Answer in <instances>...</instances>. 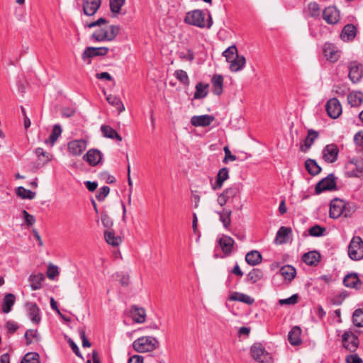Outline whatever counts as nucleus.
Returning <instances> with one entry per match:
<instances>
[{
    "label": "nucleus",
    "instance_id": "36",
    "mask_svg": "<svg viewBox=\"0 0 363 363\" xmlns=\"http://www.w3.org/2000/svg\"><path fill=\"white\" fill-rule=\"evenodd\" d=\"M245 261L251 266H255L259 264L262 261V255L257 250H252L247 253L245 256Z\"/></svg>",
    "mask_w": 363,
    "mask_h": 363
},
{
    "label": "nucleus",
    "instance_id": "41",
    "mask_svg": "<svg viewBox=\"0 0 363 363\" xmlns=\"http://www.w3.org/2000/svg\"><path fill=\"white\" fill-rule=\"evenodd\" d=\"M208 84L199 82L196 85V91L194 95L195 99H200L206 97L208 94Z\"/></svg>",
    "mask_w": 363,
    "mask_h": 363
},
{
    "label": "nucleus",
    "instance_id": "54",
    "mask_svg": "<svg viewBox=\"0 0 363 363\" xmlns=\"http://www.w3.org/2000/svg\"><path fill=\"white\" fill-rule=\"evenodd\" d=\"M125 0H110V9L112 13H118L121 7L125 4Z\"/></svg>",
    "mask_w": 363,
    "mask_h": 363
},
{
    "label": "nucleus",
    "instance_id": "17",
    "mask_svg": "<svg viewBox=\"0 0 363 363\" xmlns=\"http://www.w3.org/2000/svg\"><path fill=\"white\" fill-rule=\"evenodd\" d=\"M108 52V48L106 47H100V48H94V47H88L85 49L84 52L82 53V59L86 61V60H89L94 57L97 56H104Z\"/></svg>",
    "mask_w": 363,
    "mask_h": 363
},
{
    "label": "nucleus",
    "instance_id": "49",
    "mask_svg": "<svg viewBox=\"0 0 363 363\" xmlns=\"http://www.w3.org/2000/svg\"><path fill=\"white\" fill-rule=\"evenodd\" d=\"M21 363H40L39 354L34 352H28L24 355Z\"/></svg>",
    "mask_w": 363,
    "mask_h": 363
},
{
    "label": "nucleus",
    "instance_id": "24",
    "mask_svg": "<svg viewBox=\"0 0 363 363\" xmlns=\"http://www.w3.org/2000/svg\"><path fill=\"white\" fill-rule=\"evenodd\" d=\"M320 253L316 251H311L303 255L302 260L308 265L317 266L320 261Z\"/></svg>",
    "mask_w": 363,
    "mask_h": 363
},
{
    "label": "nucleus",
    "instance_id": "62",
    "mask_svg": "<svg viewBox=\"0 0 363 363\" xmlns=\"http://www.w3.org/2000/svg\"><path fill=\"white\" fill-rule=\"evenodd\" d=\"M354 142L357 146L363 150V130H360L354 135Z\"/></svg>",
    "mask_w": 363,
    "mask_h": 363
},
{
    "label": "nucleus",
    "instance_id": "23",
    "mask_svg": "<svg viewBox=\"0 0 363 363\" xmlns=\"http://www.w3.org/2000/svg\"><path fill=\"white\" fill-rule=\"evenodd\" d=\"M349 78L353 83L359 82L362 77V69L359 65L352 62L349 66Z\"/></svg>",
    "mask_w": 363,
    "mask_h": 363
},
{
    "label": "nucleus",
    "instance_id": "60",
    "mask_svg": "<svg viewBox=\"0 0 363 363\" xmlns=\"http://www.w3.org/2000/svg\"><path fill=\"white\" fill-rule=\"evenodd\" d=\"M78 331H79V337H80V338L82 340V347H91V344L88 340V339L86 338L84 329L80 328L78 329Z\"/></svg>",
    "mask_w": 363,
    "mask_h": 363
},
{
    "label": "nucleus",
    "instance_id": "35",
    "mask_svg": "<svg viewBox=\"0 0 363 363\" xmlns=\"http://www.w3.org/2000/svg\"><path fill=\"white\" fill-rule=\"evenodd\" d=\"M219 215V220L223 223L225 228H228L231 224V214L230 209L223 208L222 211L216 212Z\"/></svg>",
    "mask_w": 363,
    "mask_h": 363
},
{
    "label": "nucleus",
    "instance_id": "43",
    "mask_svg": "<svg viewBox=\"0 0 363 363\" xmlns=\"http://www.w3.org/2000/svg\"><path fill=\"white\" fill-rule=\"evenodd\" d=\"M264 277L263 272L257 268L253 269L247 274V281L251 284H255L260 281Z\"/></svg>",
    "mask_w": 363,
    "mask_h": 363
},
{
    "label": "nucleus",
    "instance_id": "25",
    "mask_svg": "<svg viewBox=\"0 0 363 363\" xmlns=\"http://www.w3.org/2000/svg\"><path fill=\"white\" fill-rule=\"evenodd\" d=\"M130 313L134 322L143 323L145 321L146 314L144 308L133 305L131 306Z\"/></svg>",
    "mask_w": 363,
    "mask_h": 363
},
{
    "label": "nucleus",
    "instance_id": "1",
    "mask_svg": "<svg viewBox=\"0 0 363 363\" xmlns=\"http://www.w3.org/2000/svg\"><path fill=\"white\" fill-rule=\"evenodd\" d=\"M159 346L158 340L152 336L140 337L133 342V349L140 353L153 351Z\"/></svg>",
    "mask_w": 363,
    "mask_h": 363
},
{
    "label": "nucleus",
    "instance_id": "42",
    "mask_svg": "<svg viewBox=\"0 0 363 363\" xmlns=\"http://www.w3.org/2000/svg\"><path fill=\"white\" fill-rule=\"evenodd\" d=\"M347 101L352 106H359L362 102V94L359 91L350 93L347 96Z\"/></svg>",
    "mask_w": 363,
    "mask_h": 363
},
{
    "label": "nucleus",
    "instance_id": "19",
    "mask_svg": "<svg viewBox=\"0 0 363 363\" xmlns=\"http://www.w3.org/2000/svg\"><path fill=\"white\" fill-rule=\"evenodd\" d=\"M101 0H83V11L86 16L94 15L99 9Z\"/></svg>",
    "mask_w": 363,
    "mask_h": 363
},
{
    "label": "nucleus",
    "instance_id": "63",
    "mask_svg": "<svg viewBox=\"0 0 363 363\" xmlns=\"http://www.w3.org/2000/svg\"><path fill=\"white\" fill-rule=\"evenodd\" d=\"M6 328L10 334L14 333L18 329V325L12 320H8L6 323Z\"/></svg>",
    "mask_w": 363,
    "mask_h": 363
},
{
    "label": "nucleus",
    "instance_id": "18",
    "mask_svg": "<svg viewBox=\"0 0 363 363\" xmlns=\"http://www.w3.org/2000/svg\"><path fill=\"white\" fill-rule=\"evenodd\" d=\"M214 120L215 117L211 115L194 116L191 118V123L195 127H206Z\"/></svg>",
    "mask_w": 363,
    "mask_h": 363
},
{
    "label": "nucleus",
    "instance_id": "22",
    "mask_svg": "<svg viewBox=\"0 0 363 363\" xmlns=\"http://www.w3.org/2000/svg\"><path fill=\"white\" fill-rule=\"evenodd\" d=\"M357 35V28L353 24L345 25L340 33V38L345 42L352 41Z\"/></svg>",
    "mask_w": 363,
    "mask_h": 363
},
{
    "label": "nucleus",
    "instance_id": "56",
    "mask_svg": "<svg viewBox=\"0 0 363 363\" xmlns=\"http://www.w3.org/2000/svg\"><path fill=\"white\" fill-rule=\"evenodd\" d=\"M308 11L311 17L315 18L320 16V8L316 2H311L308 4Z\"/></svg>",
    "mask_w": 363,
    "mask_h": 363
},
{
    "label": "nucleus",
    "instance_id": "5",
    "mask_svg": "<svg viewBox=\"0 0 363 363\" xmlns=\"http://www.w3.org/2000/svg\"><path fill=\"white\" fill-rule=\"evenodd\" d=\"M250 353L255 360L260 363H271L272 357L261 343H255L250 348Z\"/></svg>",
    "mask_w": 363,
    "mask_h": 363
},
{
    "label": "nucleus",
    "instance_id": "40",
    "mask_svg": "<svg viewBox=\"0 0 363 363\" xmlns=\"http://www.w3.org/2000/svg\"><path fill=\"white\" fill-rule=\"evenodd\" d=\"M305 167L308 172L311 175H317L321 171V167L318 164L315 160L308 159L305 162Z\"/></svg>",
    "mask_w": 363,
    "mask_h": 363
},
{
    "label": "nucleus",
    "instance_id": "50",
    "mask_svg": "<svg viewBox=\"0 0 363 363\" xmlns=\"http://www.w3.org/2000/svg\"><path fill=\"white\" fill-rule=\"evenodd\" d=\"M291 233V228L289 227L281 226L277 233L276 239L279 240V243H284L286 238Z\"/></svg>",
    "mask_w": 363,
    "mask_h": 363
},
{
    "label": "nucleus",
    "instance_id": "20",
    "mask_svg": "<svg viewBox=\"0 0 363 363\" xmlns=\"http://www.w3.org/2000/svg\"><path fill=\"white\" fill-rule=\"evenodd\" d=\"M343 284L346 287L359 289L362 286V281L357 273H350L347 274L344 279Z\"/></svg>",
    "mask_w": 363,
    "mask_h": 363
},
{
    "label": "nucleus",
    "instance_id": "27",
    "mask_svg": "<svg viewBox=\"0 0 363 363\" xmlns=\"http://www.w3.org/2000/svg\"><path fill=\"white\" fill-rule=\"evenodd\" d=\"M318 137V133L314 130H308V135L304 140L303 145H301L300 150L302 152H306L313 144L315 139Z\"/></svg>",
    "mask_w": 363,
    "mask_h": 363
},
{
    "label": "nucleus",
    "instance_id": "30",
    "mask_svg": "<svg viewBox=\"0 0 363 363\" xmlns=\"http://www.w3.org/2000/svg\"><path fill=\"white\" fill-rule=\"evenodd\" d=\"M16 302V296L13 294H6L2 302V312L9 313L11 311L12 307Z\"/></svg>",
    "mask_w": 363,
    "mask_h": 363
},
{
    "label": "nucleus",
    "instance_id": "61",
    "mask_svg": "<svg viewBox=\"0 0 363 363\" xmlns=\"http://www.w3.org/2000/svg\"><path fill=\"white\" fill-rule=\"evenodd\" d=\"M103 225L106 228H110L113 225V220L106 213H102L101 216Z\"/></svg>",
    "mask_w": 363,
    "mask_h": 363
},
{
    "label": "nucleus",
    "instance_id": "64",
    "mask_svg": "<svg viewBox=\"0 0 363 363\" xmlns=\"http://www.w3.org/2000/svg\"><path fill=\"white\" fill-rule=\"evenodd\" d=\"M347 363H362V359L357 354H350L346 357Z\"/></svg>",
    "mask_w": 363,
    "mask_h": 363
},
{
    "label": "nucleus",
    "instance_id": "26",
    "mask_svg": "<svg viewBox=\"0 0 363 363\" xmlns=\"http://www.w3.org/2000/svg\"><path fill=\"white\" fill-rule=\"evenodd\" d=\"M218 242L224 254L228 255L232 252L234 240L231 237L223 235Z\"/></svg>",
    "mask_w": 363,
    "mask_h": 363
},
{
    "label": "nucleus",
    "instance_id": "34",
    "mask_svg": "<svg viewBox=\"0 0 363 363\" xmlns=\"http://www.w3.org/2000/svg\"><path fill=\"white\" fill-rule=\"evenodd\" d=\"M230 71L237 72L244 67L246 63V59L244 56L238 55L232 61H230Z\"/></svg>",
    "mask_w": 363,
    "mask_h": 363
},
{
    "label": "nucleus",
    "instance_id": "39",
    "mask_svg": "<svg viewBox=\"0 0 363 363\" xmlns=\"http://www.w3.org/2000/svg\"><path fill=\"white\" fill-rule=\"evenodd\" d=\"M44 275L41 273L38 274L30 275L29 277V282L30 288L33 290H38L41 288L42 282L44 281Z\"/></svg>",
    "mask_w": 363,
    "mask_h": 363
},
{
    "label": "nucleus",
    "instance_id": "28",
    "mask_svg": "<svg viewBox=\"0 0 363 363\" xmlns=\"http://www.w3.org/2000/svg\"><path fill=\"white\" fill-rule=\"evenodd\" d=\"M301 329L298 326H294L289 331L288 340L292 345H299L301 343Z\"/></svg>",
    "mask_w": 363,
    "mask_h": 363
},
{
    "label": "nucleus",
    "instance_id": "59",
    "mask_svg": "<svg viewBox=\"0 0 363 363\" xmlns=\"http://www.w3.org/2000/svg\"><path fill=\"white\" fill-rule=\"evenodd\" d=\"M298 296L297 294H293L289 298H284V299H280L279 302L281 305H285V304L294 305L298 302Z\"/></svg>",
    "mask_w": 363,
    "mask_h": 363
},
{
    "label": "nucleus",
    "instance_id": "14",
    "mask_svg": "<svg viewBox=\"0 0 363 363\" xmlns=\"http://www.w3.org/2000/svg\"><path fill=\"white\" fill-rule=\"evenodd\" d=\"M102 158V152L95 148L90 149L83 156V160L92 167H95L100 164L101 162Z\"/></svg>",
    "mask_w": 363,
    "mask_h": 363
},
{
    "label": "nucleus",
    "instance_id": "12",
    "mask_svg": "<svg viewBox=\"0 0 363 363\" xmlns=\"http://www.w3.org/2000/svg\"><path fill=\"white\" fill-rule=\"evenodd\" d=\"M325 110L328 115L334 119L337 118L342 111V106L336 98H332L327 101Z\"/></svg>",
    "mask_w": 363,
    "mask_h": 363
},
{
    "label": "nucleus",
    "instance_id": "58",
    "mask_svg": "<svg viewBox=\"0 0 363 363\" xmlns=\"http://www.w3.org/2000/svg\"><path fill=\"white\" fill-rule=\"evenodd\" d=\"M59 274L58 268L57 266L50 264L47 270V277L53 280Z\"/></svg>",
    "mask_w": 363,
    "mask_h": 363
},
{
    "label": "nucleus",
    "instance_id": "11",
    "mask_svg": "<svg viewBox=\"0 0 363 363\" xmlns=\"http://www.w3.org/2000/svg\"><path fill=\"white\" fill-rule=\"evenodd\" d=\"M346 174L350 177H359L363 172V162L358 159H352L345 164Z\"/></svg>",
    "mask_w": 363,
    "mask_h": 363
},
{
    "label": "nucleus",
    "instance_id": "21",
    "mask_svg": "<svg viewBox=\"0 0 363 363\" xmlns=\"http://www.w3.org/2000/svg\"><path fill=\"white\" fill-rule=\"evenodd\" d=\"M26 308L28 312V315L30 320L38 324L40 322L41 318L40 315V308L35 303L28 302L26 303Z\"/></svg>",
    "mask_w": 363,
    "mask_h": 363
},
{
    "label": "nucleus",
    "instance_id": "8",
    "mask_svg": "<svg viewBox=\"0 0 363 363\" xmlns=\"http://www.w3.org/2000/svg\"><path fill=\"white\" fill-rule=\"evenodd\" d=\"M342 346L347 350L354 352L358 348L359 340L352 332L345 331L342 335Z\"/></svg>",
    "mask_w": 363,
    "mask_h": 363
},
{
    "label": "nucleus",
    "instance_id": "6",
    "mask_svg": "<svg viewBox=\"0 0 363 363\" xmlns=\"http://www.w3.org/2000/svg\"><path fill=\"white\" fill-rule=\"evenodd\" d=\"M322 51L325 59L331 63L337 62L342 54L337 46L331 43H325L323 45Z\"/></svg>",
    "mask_w": 363,
    "mask_h": 363
},
{
    "label": "nucleus",
    "instance_id": "45",
    "mask_svg": "<svg viewBox=\"0 0 363 363\" xmlns=\"http://www.w3.org/2000/svg\"><path fill=\"white\" fill-rule=\"evenodd\" d=\"M106 100L111 105L116 108L118 113H121L125 110L124 105L118 97L110 94L106 96Z\"/></svg>",
    "mask_w": 363,
    "mask_h": 363
},
{
    "label": "nucleus",
    "instance_id": "33",
    "mask_svg": "<svg viewBox=\"0 0 363 363\" xmlns=\"http://www.w3.org/2000/svg\"><path fill=\"white\" fill-rule=\"evenodd\" d=\"M228 298L230 301H240L248 305H252L255 302L253 298L240 292H233L230 294Z\"/></svg>",
    "mask_w": 363,
    "mask_h": 363
},
{
    "label": "nucleus",
    "instance_id": "2",
    "mask_svg": "<svg viewBox=\"0 0 363 363\" xmlns=\"http://www.w3.org/2000/svg\"><path fill=\"white\" fill-rule=\"evenodd\" d=\"M120 28L118 26L111 25L108 26V29L101 28L96 30L91 35V38L96 41H111L116 38L119 33Z\"/></svg>",
    "mask_w": 363,
    "mask_h": 363
},
{
    "label": "nucleus",
    "instance_id": "52",
    "mask_svg": "<svg viewBox=\"0 0 363 363\" xmlns=\"http://www.w3.org/2000/svg\"><path fill=\"white\" fill-rule=\"evenodd\" d=\"M223 55L225 57L228 62L232 61L238 55V50L235 45L228 47L223 52Z\"/></svg>",
    "mask_w": 363,
    "mask_h": 363
},
{
    "label": "nucleus",
    "instance_id": "31",
    "mask_svg": "<svg viewBox=\"0 0 363 363\" xmlns=\"http://www.w3.org/2000/svg\"><path fill=\"white\" fill-rule=\"evenodd\" d=\"M228 172V169L226 167H223L219 170L217 174L216 182L212 186L213 189L216 190L221 189L223 182L227 180L229 177Z\"/></svg>",
    "mask_w": 363,
    "mask_h": 363
},
{
    "label": "nucleus",
    "instance_id": "38",
    "mask_svg": "<svg viewBox=\"0 0 363 363\" xmlns=\"http://www.w3.org/2000/svg\"><path fill=\"white\" fill-rule=\"evenodd\" d=\"M280 274L285 280L291 281L296 276V269L291 265H285L281 267L279 270Z\"/></svg>",
    "mask_w": 363,
    "mask_h": 363
},
{
    "label": "nucleus",
    "instance_id": "32",
    "mask_svg": "<svg viewBox=\"0 0 363 363\" xmlns=\"http://www.w3.org/2000/svg\"><path fill=\"white\" fill-rule=\"evenodd\" d=\"M101 130L104 137L115 139L118 142L122 141V137L110 125H102L101 126Z\"/></svg>",
    "mask_w": 363,
    "mask_h": 363
},
{
    "label": "nucleus",
    "instance_id": "7",
    "mask_svg": "<svg viewBox=\"0 0 363 363\" xmlns=\"http://www.w3.org/2000/svg\"><path fill=\"white\" fill-rule=\"evenodd\" d=\"M185 23L197 26L199 28H204L205 14L201 10H194L188 12L184 18Z\"/></svg>",
    "mask_w": 363,
    "mask_h": 363
},
{
    "label": "nucleus",
    "instance_id": "37",
    "mask_svg": "<svg viewBox=\"0 0 363 363\" xmlns=\"http://www.w3.org/2000/svg\"><path fill=\"white\" fill-rule=\"evenodd\" d=\"M104 238L108 245L114 247L118 246L122 242L120 236H116L114 232L108 230L104 232Z\"/></svg>",
    "mask_w": 363,
    "mask_h": 363
},
{
    "label": "nucleus",
    "instance_id": "3",
    "mask_svg": "<svg viewBox=\"0 0 363 363\" xmlns=\"http://www.w3.org/2000/svg\"><path fill=\"white\" fill-rule=\"evenodd\" d=\"M348 255L352 260L363 259V240L359 236H354L348 246Z\"/></svg>",
    "mask_w": 363,
    "mask_h": 363
},
{
    "label": "nucleus",
    "instance_id": "57",
    "mask_svg": "<svg viewBox=\"0 0 363 363\" xmlns=\"http://www.w3.org/2000/svg\"><path fill=\"white\" fill-rule=\"evenodd\" d=\"M110 192V188L107 186L101 187L96 195V198L99 201H103Z\"/></svg>",
    "mask_w": 363,
    "mask_h": 363
},
{
    "label": "nucleus",
    "instance_id": "29",
    "mask_svg": "<svg viewBox=\"0 0 363 363\" xmlns=\"http://www.w3.org/2000/svg\"><path fill=\"white\" fill-rule=\"evenodd\" d=\"M213 85V93L215 95L220 96L223 90V78L220 74H215L211 79Z\"/></svg>",
    "mask_w": 363,
    "mask_h": 363
},
{
    "label": "nucleus",
    "instance_id": "53",
    "mask_svg": "<svg viewBox=\"0 0 363 363\" xmlns=\"http://www.w3.org/2000/svg\"><path fill=\"white\" fill-rule=\"evenodd\" d=\"M24 337L26 338L27 345L32 343L31 338L35 339L38 342L40 340V337L37 330H27L25 333Z\"/></svg>",
    "mask_w": 363,
    "mask_h": 363
},
{
    "label": "nucleus",
    "instance_id": "15",
    "mask_svg": "<svg viewBox=\"0 0 363 363\" xmlns=\"http://www.w3.org/2000/svg\"><path fill=\"white\" fill-rule=\"evenodd\" d=\"M338 154V147L335 144H329L323 150V159L328 163H333L337 160Z\"/></svg>",
    "mask_w": 363,
    "mask_h": 363
},
{
    "label": "nucleus",
    "instance_id": "16",
    "mask_svg": "<svg viewBox=\"0 0 363 363\" xmlns=\"http://www.w3.org/2000/svg\"><path fill=\"white\" fill-rule=\"evenodd\" d=\"M67 147L72 155H80L86 148V142L83 139L72 140L68 143Z\"/></svg>",
    "mask_w": 363,
    "mask_h": 363
},
{
    "label": "nucleus",
    "instance_id": "4",
    "mask_svg": "<svg viewBox=\"0 0 363 363\" xmlns=\"http://www.w3.org/2000/svg\"><path fill=\"white\" fill-rule=\"evenodd\" d=\"M240 189L239 185L234 184L225 189L218 197L217 202L221 206H224L228 202L233 201V199L240 196Z\"/></svg>",
    "mask_w": 363,
    "mask_h": 363
},
{
    "label": "nucleus",
    "instance_id": "46",
    "mask_svg": "<svg viewBox=\"0 0 363 363\" xmlns=\"http://www.w3.org/2000/svg\"><path fill=\"white\" fill-rule=\"evenodd\" d=\"M16 194L18 197L23 199H33L35 196V192L26 189L23 186L16 189Z\"/></svg>",
    "mask_w": 363,
    "mask_h": 363
},
{
    "label": "nucleus",
    "instance_id": "48",
    "mask_svg": "<svg viewBox=\"0 0 363 363\" xmlns=\"http://www.w3.org/2000/svg\"><path fill=\"white\" fill-rule=\"evenodd\" d=\"M35 154L40 161L39 164L44 165L50 160V155L43 148L38 147L35 150Z\"/></svg>",
    "mask_w": 363,
    "mask_h": 363
},
{
    "label": "nucleus",
    "instance_id": "44",
    "mask_svg": "<svg viewBox=\"0 0 363 363\" xmlns=\"http://www.w3.org/2000/svg\"><path fill=\"white\" fill-rule=\"evenodd\" d=\"M62 133V128L60 125L55 124L53 126L52 133L48 140H45L47 144H50L52 146L55 143L57 140L58 138Z\"/></svg>",
    "mask_w": 363,
    "mask_h": 363
},
{
    "label": "nucleus",
    "instance_id": "51",
    "mask_svg": "<svg viewBox=\"0 0 363 363\" xmlns=\"http://www.w3.org/2000/svg\"><path fill=\"white\" fill-rule=\"evenodd\" d=\"M352 322L357 327H363V309L359 308L354 311L352 315Z\"/></svg>",
    "mask_w": 363,
    "mask_h": 363
},
{
    "label": "nucleus",
    "instance_id": "9",
    "mask_svg": "<svg viewBox=\"0 0 363 363\" xmlns=\"http://www.w3.org/2000/svg\"><path fill=\"white\" fill-rule=\"evenodd\" d=\"M336 189V182L333 174H329L326 177L317 183L315 188L316 194H320L325 191Z\"/></svg>",
    "mask_w": 363,
    "mask_h": 363
},
{
    "label": "nucleus",
    "instance_id": "47",
    "mask_svg": "<svg viewBox=\"0 0 363 363\" xmlns=\"http://www.w3.org/2000/svg\"><path fill=\"white\" fill-rule=\"evenodd\" d=\"M174 76L178 79L183 85L188 86L190 84L189 76L186 71L183 69H177L174 72Z\"/></svg>",
    "mask_w": 363,
    "mask_h": 363
},
{
    "label": "nucleus",
    "instance_id": "13",
    "mask_svg": "<svg viewBox=\"0 0 363 363\" xmlns=\"http://www.w3.org/2000/svg\"><path fill=\"white\" fill-rule=\"evenodd\" d=\"M323 18L328 24H336L340 18V11L334 6H328L323 11Z\"/></svg>",
    "mask_w": 363,
    "mask_h": 363
},
{
    "label": "nucleus",
    "instance_id": "55",
    "mask_svg": "<svg viewBox=\"0 0 363 363\" xmlns=\"http://www.w3.org/2000/svg\"><path fill=\"white\" fill-rule=\"evenodd\" d=\"M326 228L319 225H315L308 229V234L313 237H320L323 235Z\"/></svg>",
    "mask_w": 363,
    "mask_h": 363
},
{
    "label": "nucleus",
    "instance_id": "10",
    "mask_svg": "<svg viewBox=\"0 0 363 363\" xmlns=\"http://www.w3.org/2000/svg\"><path fill=\"white\" fill-rule=\"evenodd\" d=\"M343 213H345V216L348 215L345 201L339 199H335L331 201L330 204V217L337 218Z\"/></svg>",
    "mask_w": 363,
    "mask_h": 363
}]
</instances>
